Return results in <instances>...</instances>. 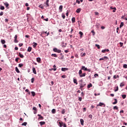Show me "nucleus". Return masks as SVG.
<instances>
[{
	"instance_id": "1",
	"label": "nucleus",
	"mask_w": 127,
	"mask_h": 127,
	"mask_svg": "<svg viewBox=\"0 0 127 127\" xmlns=\"http://www.w3.org/2000/svg\"><path fill=\"white\" fill-rule=\"evenodd\" d=\"M83 72L82 71V69L79 70L78 72V74L79 75V77L82 78V77H85L86 76V73H82Z\"/></svg>"
},
{
	"instance_id": "2",
	"label": "nucleus",
	"mask_w": 127,
	"mask_h": 127,
	"mask_svg": "<svg viewBox=\"0 0 127 127\" xmlns=\"http://www.w3.org/2000/svg\"><path fill=\"white\" fill-rule=\"evenodd\" d=\"M107 60H109V57L107 56H104L99 59V61H107Z\"/></svg>"
},
{
	"instance_id": "3",
	"label": "nucleus",
	"mask_w": 127,
	"mask_h": 127,
	"mask_svg": "<svg viewBox=\"0 0 127 127\" xmlns=\"http://www.w3.org/2000/svg\"><path fill=\"white\" fill-rule=\"evenodd\" d=\"M54 52H57V53H61V50H58V49L55 48L53 49Z\"/></svg>"
},
{
	"instance_id": "4",
	"label": "nucleus",
	"mask_w": 127,
	"mask_h": 127,
	"mask_svg": "<svg viewBox=\"0 0 127 127\" xmlns=\"http://www.w3.org/2000/svg\"><path fill=\"white\" fill-rule=\"evenodd\" d=\"M14 39V42H15V43H17L18 42V41H17V35H15Z\"/></svg>"
},
{
	"instance_id": "5",
	"label": "nucleus",
	"mask_w": 127,
	"mask_h": 127,
	"mask_svg": "<svg viewBox=\"0 0 127 127\" xmlns=\"http://www.w3.org/2000/svg\"><path fill=\"white\" fill-rule=\"evenodd\" d=\"M102 106H104V107H106V105L104 104V103L100 102L99 104L97 105V107H102Z\"/></svg>"
},
{
	"instance_id": "6",
	"label": "nucleus",
	"mask_w": 127,
	"mask_h": 127,
	"mask_svg": "<svg viewBox=\"0 0 127 127\" xmlns=\"http://www.w3.org/2000/svg\"><path fill=\"white\" fill-rule=\"evenodd\" d=\"M38 117H39L38 120H44V118L40 114H38Z\"/></svg>"
},
{
	"instance_id": "7",
	"label": "nucleus",
	"mask_w": 127,
	"mask_h": 127,
	"mask_svg": "<svg viewBox=\"0 0 127 127\" xmlns=\"http://www.w3.org/2000/svg\"><path fill=\"white\" fill-rule=\"evenodd\" d=\"M80 70H84V71H86L87 70V67H85V66H82Z\"/></svg>"
},
{
	"instance_id": "8",
	"label": "nucleus",
	"mask_w": 127,
	"mask_h": 127,
	"mask_svg": "<svg viewBox=\"0 0 127 127\" xmlns=\"http://www.w3.org/2000/svg\"><path fill=\"white\" fill-rule=\"evenodd\" d=\"M67 70H68V68H66V67L62 68V71H63V72H65V71H67Z\"/></svg>"
},
{
	"instance_id": "9",
	"label": "nucleus",
	"mask_w": 127,
	"mask_h": 127,
	"mask_svg": "<svg viewBox=\"0 0 127 127\" xmlns=\"http://www.w3.org/2000/svg\"><path fill=\"white\" fill-rule=\"evenodd\" d=\"M32 71H33V72L34 73V74H35V75H36L37 72H36V70L35 69V67H33Z\"/></svg>"
},
{
	"instance_id": "10",
	"label": "nucleus",
	"mask_w": 127,
	"mask_h": 127,
	"mask_svg": "<svg viewBox=\"0 0 127 127\" xmlns=\"http://www.w3.org/2000/svg\"><path fill=\"white\" fill-rule=\"evenodd\" d=\"M109 51H110L109 49H105V50H102V53H105V52H109Z\"/></svg>"
},
{
	"instance_id": "11",
	"label": "nucleus",
	"mask_w": 127,
	"mask_h": 127,
	"mask_svg": "<svg viewBox=\"0 0 127 127\" xmlns=\"http://www.w3.org/2000/svg\"><path fill=\"white\" fill-rule=\"evenodd\" d=\"M62 9H63V5H61L59 7V10L60 12H62Z\"/></svg>"
},
{
	"instance_id": "12",
	"label": "nucleus",
	"mask_w": 127,
	"mask_h": 127,
	"mask_svg": "<svg viewBox=\"0 0 127 127\" xmlns=\"http://www.w3.org/2000/svg\"><path fill=\"white\" fill-rule=\"evenodd\" d=\"M64 124H63V122H59V127H63Z\"/></svg>"
},
{
	"instance_id": "13",
	"label": "nucleus",
	"mask_w": 127,
	"mask_h": 127,
	"mask_svg": "<svg viewBox=\"0 0 127 127\" xmlns=\"http://www.w3.org/2000/svg\"><path fill=\"white\" fill-rule=\"evenodd\" d=\"M18 56L19 57H20V58H24V56H23V55L21 54L20 53H19Z\"/></svg>"
},
{
	"instance_id": "14",
	"label": "nucleus",
	"mask_w": 127,
	"mask_h": 127,
	"mask_svg": "<svg viewBox=\"0 0 127 127\" xmlns=\"http://www.w3.org/2000/svg\"><path fill=\"white\" fill-rule=\"evenodd\" d=\"M36 46H37V43L34 42L33 47L34 48H36Z\"/></svg>"
},
{
	"instance_id": "15",
	"label": "nucleus",
	"mask_w": 127,
	"mask_h": 127,
	"mask_svg": "<svg viewBox=\"0 0 127 127\" xmlns=\"http://www.w3.org/2000/svg\"><path fill=\"white\" fill-rule=\"evenodd\" d=\"M81 8H78L76 9V12H77V13H80V12H81Z\"/></svg>"
},
{
	"instance_id": "16",
	"label": "nucleus",
	"mask_w": 127,
	"mask_h": 127,
	"mask_svg": "<svg viewBox=\"0 0 127 127\" xmlns=\"http://www.w3.org/2000/svg\"><path fill=\"white\" fill-rule=\"evenodd\" d=\"M73 83H74V84H76V85L78 84V82H77V79L73 78Z\"/></svg>"
},
{
	"instance_id": "17",
	"label": "nucleus",
	"mask_w": 127,
	"mask_h": 127,
	"mask_svg": "<svg viewBox=\"0 0 127 127\" xmlns=\"http://www.w3.org/2000/svg\"><path fill=\"white\" fill-rule=\"evenodd\" d=\"M51 56L52 57H56V58H57V57H58V56H57V55H56V54H52L51 55Z\"/></svg>"
},
{
	"instance_id": "18",
	"label": "nucleus",
	"mask_w": 127,
	"mask_h": 127,
	"mask_svg": "<svg viewBox=\"0 0 127 127\" xmlns=\"http://www.w3.org/2000/svg\"><path fill=\"white\" fill-rule=\"evenodd\" d=\"M80 123L81 126H84V120L81 119H80Z\"/></svg>"
},
{
	"instance_id": "19",
	"label": "nucleus",
	"mask_w": 127,
	"mask_h": 127,
	"mask_svg": "<svg viewBox=\"0 0 127 127\" xmlns=\"http://www.w3.org/2000/svg\"><path fill=\"white\" fill-rule=\"evenodd\" d=\"M39 124L40 126H44L45 125V122H40Z\"/></svg>"
},
{
	"instance_id": "20",
	"label": "nucleus",
	"mask_w": 127,
	"mask_h": 127,
	"mask_svg": "<svg viewBox=\"0 0 127 127\" xmlns=\"http://www.w3.org/2000/svg\"><path fill=\"white\" fill-rule=\"evenodd\" d=\"M32 49V48H31V47H29L27 49L28 52H30L31 51Z\"/></svg>"
},
{
	"instance_id": "21",
	"label": "nucleus",
	"mask_w": 127,
	"mask_h": 127,
	"mask_svg": "<svg viewBox=\"0 0 127 127\" xmlns=\"http://www.w3.org/2000/svg\"><path fill=\"white\" fill-rule=\"evenodd\" d=\"M40 61H41V59L40 58H37V62L38 63H40Z\"/></svg>"
},
{
	"instance_id": "22",
	"label": "nucleus",
	"mask_w": 127,
	"mask_h": 127,
	"mask_svg": "<svg viewBox=\"0 0 127 127\" xmlns=\"http://www.w3.org/2000/svg\"><path fill=\"white\" fill-rule=\"evenodd\" d=\"M71 21L72 23H75V17H72L71 19Z\"/></svg>"
},
{
	"instance_id": "23",
	"label": "nucleus",
	"mask_w": 127,
	"mask_h": 127,
	"mask_svg": "<svg viewBox=\"0 0 127 127\" xmlns=\"http://www.w3.org/2000/svg\"><path fill=\"white\" fill-rule=\"evenodd\" d=\"M93 85L92 84V83H90L87 86V88L88 89H90V88H91V87H92Z\"/></svg>"
},
{
	"instance_id": "24",
	"label": "nucleus",
	"mask_w": 127,
	"mask_h": 127,
	"mask_svg": "<svg viewBox=\"0 0 127 127\" xmlns=\"http://www.w3.org/2000/svg\"><path fill=\"white\" fill-rule=\"evenodd\" d=\"M4 5L6 6V7H8L9 4L7 3V2L4 3Z\"/></svg>"
},
{
	"instance_id": "25",
	"label": "nucleus",
	"mask_w": 127,
	"mask_h": 127,
	"mask_svg": "<svg viewBox=\"0 0 127 127\" xmlns=\"http://www.w3.org/2000/svg\"><path fill=\"white\" fill-rule=\"evenodd\" d=\"M15 71L17 72V73H20V71H19V70L18 69V68L17 67H15Z\"/></svg>"
},
{
	"instance_id": "26",
	"label": "nucleus",
	"mask_w": 127,
	"mask_h": 127,
	"mask_svg": "<svg viewBox=\"0 0 127 127\" xmlns=\"http://www.w3.org/2000/svg\"><path fill=\"white\" fill-rule=\"evenodd\" d=\"M85 86H86V84H83L82 83L80 84V89H82V88H83V87H85Z\"/></svg>"
},
{
	"instance_id": "27",
	"label": "nucleus",
	"mask_w": 127,
	"mask_h": 127,
	"mask_svg": "<svg viewBox=\"0 0 127 127\" xmlns=\"http://www.w3.org/2000/svg\"><path fill=\"white\" fill-rule=\"evenodd\" d=\"M52 114H55L56 113V109H53L52 110Z\"/></svg>"
},
{
	"instance_id": "28",
	"label": "nucleus",
	"mask_w": 127,
	"mask_h": 127,
	"mask_svg": "<svg viewBox=\"0 0 127 127\" xmlns=\"http://www.w3.org/2000/svg\"><path fill=\"white\" fill-rule=\"evenodd\" d=\"M49 0H47L46 1L47 6H49Z\"/></svg>"
},
{
	"instance_id": "29",
	"label": "nucleus",
	"mask_w": 127,
	"mask_h": 127,
	"mask_svg": "<svg viewBox=\"0 0 127 127\" xmlns=\"http://www.w3.org/2000/svg\"><path fill=\"white\" fill-rule=\"evenodd\" d=\"M115 102L113 103V105H116V104H117L118 103V100H117V99H115Z\"/></svg>"
},
{
	"instance_id": "30",
	"label": "nucleus",
	"mask_w": 127,
	"mask_h": 127,
	"mask_svg": "<svg viewBox=\"0 0 127 127\" xmlns=\"http://www.w3.org/2000/svg\"><path fill=\"white\" fill-rule=\"evenodd\" d=\"M123 26H124V22H122L121 23V24L120 25V28H122V27H123Z\"/></svg>"
},
{
	"instance_id": "31",
	"label": "nucleus",
	"mask_w": 127,
	"mask_h": 127,
	"mask_svg": "<svg viewBox=\"0 0 127 127\" xmlns=\"http://www.w3.org/2000/svg\"><path fill=\"white\" fill-rule=\"evenodd\" d=\"M79 34H80V38H82V36H83V32L80 31V32H79Z\"/></svg>"
},
{
	"instance_id": "32",
	"label": "nucleus",
	"mask_w": 127,
	"mask_h": 127,
	"mask_svg": "<svg viewBox=\"0 0 127 127\" xmlns=\"http://www.w3.org/2000/svg\"><path fill=\"white\" fill-rule=\"evenodd\" d=\"M62 44L63 45H62V47H66V46L67 45V43L64 44V42H63Z\"/></svg>"
},
{
	"instance_id": "33",
	"label": "nucleus",
	"mask_w": 127,
	"mask_h": 127,
	"mask_svg": "<svg viewBox=\"0 0 127 127\" xmlns=\"http://www.w3.org/2000/svg\"><path fill=\"white\" fill-rule=\"evenodd\" d=\"M18 67H20V68H21V67H23V64H18Z\"/></svg>"
},
{
	"instance_id": "34",
	"label": "nucleus",
	"mask_w": 127,
	"mask_h": 127,
	"mask_svg": "<svg viewBox=\"0 0 127 127\" xmlns=\"http://www.w3.org/2000/svg\"><path fill=\"white\" fill-rule=\"evenodd\" d=\"M124 86H125V83L124 82H122L121 84H120V87H124Z\"/></svg>"
},
{
	"instance_id": "35",
	"label": "nucleus",
	"mask_w": 127,
	"mask_h": 127,
	"mask_svg": "<svg viewBox=\"0 0 127 127\" xmlns=\"http://www.w3.org/2000/svg\"><path fill=\"white\" fill-rule=\"evenodd\" d=\"M62 17H63V19H65V14H64V13H62Z\"/></svg>"
},
{
	"instance_id": "36",
	"label": "nucleus",
	"mask_w": 127,
	"mask_h": 127,
	"mask_svg": "<svg viewBox=\"0 0 127 127\" xmlns=\"http://www.w3.org/2000/svg\"><path fill=\"white\" fill-rule=\"evenodd\" d=\"M122 98L123 99H126V98H127V95L126 94L122 95Z\"/></svg>"
},
{
	"instance_id": "37",
	"label": "nucleus",
	"mask_w": 127,
	"mask_h": 127,
	"mask_svg": "<svg viewBox=\"0 0 127 127\" xmlns=\"http://www.w3.org/2000/svg\"><path fill=\"white\" fill-rule=\"evenodd\" d=\"M1 43H2V44H4V43H5V40H1Z\"/></svg>"
},
{
	"instance_id": "38",
	"label": "nucleus",
	"mask_w": 127,
	"mask_h": 127,
	"mask_svg": "<svg viewBox=\"0 0 127 127\" xmlns=\"http://www.w3.org/2000/svg\"><path fill=\"white\" fill-rule=\"evenodd\" d=\"M31 94H32L33 97H34L35 96V92L32 91Z\"/></svg>"
},
{
	"instance_id": "39",
	"label": "nucleus",
	"mask_w": 127,
	"mask_h": 127,
	"mask_svg": "<svg viewBox=\"0 0 127 127\" xmlns=\"http://www.w3.org/2000/svg\"><path fill=\"white\" fill-rule=\"evenodd\" d=\"M113 109L114 110H119V107H118V106H114Z\"/></svg>"
},
{
	"instance_id": "40",
	"label": "nucleus",
	"mask_w": 127,
	"mask_h": 127,
	"mask_svg": "<svg viewBox=\"0 0 127 127\" xmlns=\"http://www.w3.org/2000/svg\"><path fill=\"white\" fill-rule=\"evenodd\" d=\"M50 71H52V70H53L54 71H56V70H57V68H51L49 69Z\"/></svg>"
},
{
	"instance_id": "41",
	"label": "nucleus",
	"mask_w": 127,
	"mask_h": 127,
	"mask_svg": "<svg viewBox=\"0 0 127 127\" xmlns=\"http://www.w3.org/2000/svg\"><path fill=\"white\" fill-rule=\"evenodd\" d=\"M27 125V123L26 122H24L22 124V126H25V127Z\"/></svg>"
},
{
	"instance_id": "42",
	"label": "nucleus",
	"mask_w": 127,
	"mask_h": 127,
	"mask_svg": "<svg viewBox=\"0 0 127 127\" xmlns=\"http://www.w3.org/2000/svg\"><path fill=\"white\" fill-rule=\"evenodd\" d=\"M0 9H1V10H3V9H4V6H1L0 7Z\"/></svg>"
},
{
	"instance_id": "43",
	"label": "nucleus",
	"mask_w": 127,
	"mask_h": 127,
	"mask_svg": "<svg viewBox=\"0 0 127 127\" xmlns=\"http://www.w3.org/2000/svg\"><path fill=\"white\" fill-rule=\"evenodd\" d=\"M62 114L63 115H64V114H65V109H63L62 111Z\"/></svg>"
},
{
	"instance_id": "44",
	"label": "nucleus",
	"mask_w": 127,
	"mask_h": 127,
	"mask_svg": "<svg viewBox=\"0 0 127 127\" xmlns=\"http://www.w3.org/2000/svg\"><path fill=\"white\" fill-rule=\"evenodd\" d=\"M95 46L97 47L98 49H100V47L99 45L95 44Z\"/></svg>"
},
{
	"instance_id": "45",
	"label": "nucleus",
	"mask_w": 127,
	"mask_h": 127,
	"mask_svg": "<svg viewBox=\"0 0 127 127\" xmlns=\"http://www.w3.org/2000/svg\"><path fill=\"white\" fill-rule=\"evenodd\" d=\"M39 7H40V8H42V9H43V8H44L43 6H42V4L39 5Z\"/></svg>"
},
{
	"instance_id": "46",
	"label": "nucleus",
	"mask_w": 127,
	"mask_h": 127,
	"mask_svg": "<svg viewBox=\"0 0 127 127\" xmlns=\"http://www.w3.org/2000/svg\"><path fill=\"white\" fill-rule=\"evenodd\" d=\"M18 60H19V58H16L15 60V62H18Z\"/></svg>"
},
{
	"instance_id": "47",
	"label": "nucleus",
	"mask_w": 127,
	"mask_h": 127,
	"mask_svg": "<svg viewBox=\"0 0 127 127\" xmlns=\"http://www.w3.org/2000/svg\"><path fill=\"white\" fill-rule=\"evenodd\" d=\"M123 68H125L126 69H127V64H125L123 65Z\"/></svg>"
},
{
	"instance_id": "48",
	"label": "nucleus",
	"mask_w": 127,
	"mask_h": 127,
	"mask_svg": "<svg viewBox=\"0 0 127 127\" xmlns=\"http://www.w3.org/2000/svg\"><path fill=\"white\" fill-rule=\"evenodd\" d=\"M99 76V74L98 73H95L94 74L95 78H97V77Z\"/></svg>"
},
{
	"instance_id": "49",
	"label": "nucleus",
	"mask_w": 127,
	"mask_h": 127,
	"mask_svg": "<svg viewBox=\"0 0 127 127\" xmlns=\"http://www.w3.org/2000/svg\"><path fill=\"white\" fill-rule=\"evenodd\" d=\"M117 91H119V87L117 86L116 87V89L115 90V92H117Z\"/></svg>"
},
{
	"instance_id": "50",
	"label": "nucleus",
	"mask_w": 127,
	"mask_h": 127,
	"mask_svg": "<svg viewBox=\"0 0 127 127\" xmlns=\"http://www.w3.org/2000/svg\"><path fill=\"white\" fill-rule=\"evenodd\" d=\"M116 10H117V8L116 7H114L113 12H116Z\"/></svg>"
},
{
	"instance_id": "51",
	"label": "nucleus",
	"mask_w": 127,
	"mask_h": 127,
	"mask_svg": "<svg viewBox=\"0 0 127 127\" xmlns=\"http://www.w3.org/2000/svg\"><path fill=\"white\" fill-rule=\"evenodd\" d=\"M33 110L34 111H37V109L36 107H34L33 108Z\"/></svg>"
},
{
	"instance_id": "52",
	"label": "nucleus",
	"mask_w": 127,
	"mask_h": 127,
	"mask_svg": "<svg viewBox=\"0 0 127 127\" xmlns=\"http://www.w3.org/2000/svg\"><path fill=\"white\" fill-rule=\"evenodd\" d=\"M120 45L121 46V47H123V45H124V43H122V42H120Z\"/></svg>"
},
{
	"instance_id": "53",
	"label": "nucleus",
	"mask_w": 127,
	"mask_h": 127,
	"mask_svg": "<svg viewBox=\"0 0 127 127\" xmlns=\"http://www.w3.org/2000/svg\"><path fill=\"white\" fill-rule=\"evenodd\" d=\"M34 78H32L31 79V83H34Z\"/></svg>"
},
{
	"instance_id": "54",
	"label": "nucleus",
	"mask_w": 127,
	"mask_h": 127,
	"mask_svg": "<svg viewBox=\"0 0 127 127\" xmlns=\"http://www.w3.org/2000/svg\"><path fill=\"white\" fill-rule=\"evenodd\" d=\"M66 77H67V76H66L65 75H63L62 76V78H66Z\"/></svg>"
},
{
	"instance_id": "55",
	"label": "nucleus",
	"mask_w": 127,
	"mask_h": 127,
	"mask_svg": "<svg viewBox=\"0 0 127 127\" xmlns=\"http://www.w3.org/2000/svg\"><path fill=\"white\" fill-rule=\"evenodd\" d=\"M88 117H89V118H90V119H92V118H93V115H89Z\"/></svg>"
},
{
	"instance_id": "56",
	"label": "nucleus",
	"mask_w": 127,
	"mask_h": 127,
	"mask_svg": "<svg viewBox=\"0 0 127 127\" xmlns=\"http://www.w3.org/2000/svg\"><path fill=\"white\" fill-rule=\"evenodd\" d=\"M63 126L64 127H67V125H66V124H65V123H64V124H63Z\"/></svg>"
},
{
	"instance_id": "57",
	"label": "nucleus",
	"mask_w": 127,
	"mask_h": 127,
	"mask_svg": "<svg viewBox=\"0 0 127 127\" xmlns=\"http://www.w3.org/2000/svg\"><path fill=\"white\" fill-rule=\"evenodd\" d=\"M65 53H68L69 52V50H66L64 51Z\"/></svg>"
},
{
	"instance_id": "58",
	"label": "nucleus",
	"mask_w": 127,
	"mask_h": 127,
	"mask_svg": "<svg viewBox=\"0 0 127 127\" xmlns=\"http://www.w3.org/2000/svg\"><path fill=\"white\" fill-rule=\"evenodd\" d=\"M95 15H99V12H95Z\"/></svg>"
},
{
	"instance_id": "59",
	"label": "nucleus",
	"mask_w": 127,
	"mask_h": 127,
	"mask_svg": "<svg viewBox=\"0 0 127 127\" xmlns=\"http://www.w3.org/2000/svg\"><path fill=\"white\" fill-rule=\"evenodd\" d=\"M91 33H93V35H95V31L94 30L91 31Z\"/></svg>"
},
{
	"instance_id": "60",
	"label": "nucleus",
	"mask_w": 127,
	"mask_h": 127,
	"mask_svg": "<svg viewBox=\"0 0 127 127\" xmlns=\"http://www.w3.org/2000/svg\"><path fill=\"white\" fill-rule=\"evenodd\" d=\"M0 16L3 15V12L1 11V12H0Z\"/></svg>"
},
{
	"instance_id": "61",
	"label": "nucleus",
	"mask_w": 127,
	"mask_h": 127,
	"mask_svg": "<svg viewBox=\"0 0 127 127\" xmlns=\"http://www.w3.org/2000/svg\"><path fill=\"white\" fill-rule=\"evenodd\" d=\"M22 45H23V44H22V43L19 44V46L20 47H21V46H22Z\"/></svg>"
},
{
	"instance_id": "62",
	"label": "nucleus",
	"mask_w": 127,
	"mask_h": 127,
	"mask_svg": "<svg viewBox=\"0 0 127 127\" xmlns=\"http://www.w3.org/2000/svg\"><path fill=\"white\" fill-rule=\"evenodd\" d=\"M76 2H77V3H78V4H80V0H76Z\"/></svg>"
},
{
	"instance_id": "63",
	"label": "nucleus",
	"mask_w": 127,
	"mask_h": 127,
	"mask_svg": "<svg viewBox=\"0 0 127 127\" xmlns=\"http://www.w3.org/2000/svg\"><path fill=\"white\" fill-rule=\"evenodd\" d=\"M5 22H8V19H7V18L5 19Z\"/></svg>"
},
{
	"instance_id": "64",
	"label": "nucleus",
	"mask_w": 127,
	"mask_h": 127,
	"mask_svg": "<svg viewBox=\"0 0 127 127\" xmlns=\"http://www.w3.org/2000/svg\"><path fill=\"white\" fill-rule=\"evenodd\" d=\"M78 100H79V101L80 102H81V101H82V98H81V97H79V98H78Z\"/></svg>"
}]
</instances>
